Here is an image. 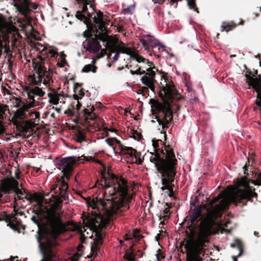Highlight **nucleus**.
I'll return each mask as SVG.
<instances>
[{
    "mask_svg": "<svg viewBox=\"0 0 261 261\" xmlns=\"http://www.w3.org/2000/svg\"><path fill=\"white\" fill-rule=\"evenodd\" d=\"M257 194L249 187L237 189L230 194L220 193L209 202V206L200 204L194 208L191 206L189 211L188 224L197 235L196 242L188 241L185 248L187 261H202L200 256L201 247L208 242V237L213 233V227L216 221L222 216L224 210L230 203L246 204L247 201H253Z\"/></svg>",
    "mask_w": 261,
    "mask_h": 261,
    "instance_id": "obj_1",
    "label": "nucleus"
},
{
    "mask_svg": "<svg viewBox=\"0 0 261 261\" xmlns=\"http://www.w3.org/2000/svg\"><path fill=\"white\" fill-rule=\"evenodd\" d=\"M99 186L105 189L103 199L96 197L88 202L89 208L96 210L97 213L91 221L90 227L93 229L109 225L115 216L122 215L129 208L126 184L124 179L112 174L109 178L103 177Z\"/></svg>",
    "mask_w": 261,
    "mask_h": 261,
    "instance_id": "obj_2",
    "label": "nucleus"
},
{
    "mask_svg": "<svg viewBox=\"0 0 261 261\" xmlns=\"http://www.w3.org/2000/svg\"><path fill=\"white\" fill-rule=\"evenodd\" d=\"M38 210L33 212L37 215L33 216L31 220L39 225L38 219H44L48 228L43 232L39 230L36 235L39 247L43 258L40 261H56V250L55 247L58 245L57 238L63 230L64 225L61 220V213L56 210L48 208L44 205V198L38 197L36 199Z\"/></svg>",
    "mask_w": 261,
    "mask_h": 261,
    "instance_id": "obj_3",
    "label": "nucleus"
},
{
    "mask_svg": "<svg viewBox=\"0 0 261 261\" xmlns=\"http://www.w3.org/2000/svg\"><path fill=\"white\" fill-rule=\"evenodd\" d=\"M35 72L29 76L30 82L35 86L34 87H27L25 92L28 95L29 103L25 106L23 115L24 117H30L32 120H39L40 113L38 112H29L28 110L35 106V96L42 97L45 92L43 89L50 87L53 82V76L49 69L42 64H37L35 68Z\"/></svg>",
    "mask_w": 261,
    "mask_h": 261,
    "instance_id": "obj_4",
    "label": "nucleus"
},
{
    "mask_svg": "<svg viewBox=\"0 0 261 261\" xmlns=\"http://www.w3.org/2000/svg\"><path fill=\"white\" fill-rule=\"evenodd\" d=\"M161 153L162 156L157 152H150V161L161 174L163 186L161 189L163 191L168 190L169 196L171 197L174 195L173 182L176 173L177 161L172 149L169 146L164 145V149L161 150Z\"/></svg>",
    "mask_w": 261,
    "mask_h": 261,
    "instance_id": "obj_5",
    "label": "nucleus"
},
{
    "mask_svg": "<svg viewBox=\"0 0 261 261\" xmlns=\"http://www.w3.org/2000/svg\"><path fill=\"white\" fill-rule=\"evenodd\" d=\"M92 210L93 211L91 212L92 216L87 218V221L85 226L83 228H80L79 231L80 232V239L82 243H84L86 239V237L83 233L86 231L87 229H89L93 233H94L95 237L90 243V255H88L87 257L95 258L99 254H101L100 247L103 244V239L106 235V233L103 230V229L106 228L108 225L100 226L99 228H97V229H93L92 227H90L92 219H94V217H96V214L97 213L96 210ZM87 238H88V236H87Z\"/></svg>",
    "mask_w": 261,
    "mask_h": 261,
    "instance_id": "obj_6",
    "label": "nucleus"
},
{
    "mask_svg": "<svg viewBox=\"0 0 261 261\" xmlns=\"http://www.w3.org/2000/svg\"><path fill=\"white\" fill-rule=\"evenodd\" d=\"M81 5V10L76 13V17L87 24L94 23L102 27L105 25L103 14L100 11H96L90 4V0H75Z\"/></svg>",
    "mask_w": 261,
    "mask_h": 261,
    "instance_id": "obj_7",
    "label": "nucleus"
},
{
    "mask_svg": "<svg viewBox=\"0 0 261 261\" xmlns=\"http://www.w3.org/2000/svg\"><path fill=\"white\" fill-rule=\"evenodd\" d=\"M73 160L68 157L61 159L56 163V167L63 173L62 179L57 185L53 186L52 190L55 191L57 196L63 197L65 196L68 189V185L66 180H68L72 171Z\"/></svg>",
    "mask_w": 261,
    "mask_h": 261,
    "instance_id": "obj_8",
    "label": "nucleus"
},
{
    "mask_svg": "<svg viewBox=\"0 0 261 261\" xmlns=\"http://www.w3.org/2000/svg\"><path fill=\"white\" fill-rule=\"evenodd\" d=\"M13 5L15 8L16 12L22 17L18 18L17 22L20 26L25 28L27 25L31 23L32 21L31 14L36 10L38 5L30 0H12Z\"/></svg>",
    "mask_w": 261,
    "mask_h": 261,
    "instance_id": "obj_9",
    "label": "nucleus"
},
{
    "mask_svg": "<svg viewBox=\"0 0 261 261\" xmlns=\"http://www.w3.org/2000/svg\"><path fill=\"white\" fill-rule=\"evenodd\" d=\"M143 237L140 233V230L138 229H135L125 234L124 240L130 243L129 251H127L124 255V258L126 261H136L135 256L138 255L137 249H138L137 252L139 253V254H138L139 257L143 256V252L141 251L138 247H134L135 243L139 242Z\"/></svg>",
    "mask_w": 261,
    "mask_h": 261,
    "instance_id": "obj_10",
    "label": "nucleus"
},
{
    "mask_svg": "<svg viewBox=\"0 0 261 261\" xmlns=\"http://www.w3.org/2000/svg\"><path fill=\"white\" fill-rule=\"evenodd\" d=\"M155 108L157 113L153 118L156 120L163 130L165 131L168 128L169 124L173 119L172 111L169 103L164 105L158 103Z\"/></svg>",
    "mask_w": 261,
    "mask_h": 261,
    "instance_id": "obj_11",
    "label": "nucleus"
},
{
    "mask_svg": "<svg viewBox=\"0 0 261 261\" xmlns=\"http://www.w3.org/2000/svg\"><path fill=\"white\" fill-rule=\"evenodd\" d=\"M107 144L111 147L114 152H120L121 155H126L132 162L137 161V154L135 149L130 147H127L122 145L121 142L116 138H108L105 140Z\"/></svg>",
    "mask_w": 261,
    "mask_h": 261,
    "instance_id": "obj_12",
    "label": "nucleus"
},
{
    "mask_svg": "<svg viewBox=\"0 0 261 261\" xmlns=\"http://www.w3.org/2000/svg\"><path fill=\"white\" fill-rule=\"evenodd\" d=\"M161 92L160 94L165 100H170L173 99H178L179 94L173 82L167 77H164L161 82Z\"/></svg>",
    "mask_w": 261,
    "mask_h": 261,
    "instance_id": "obj_13",
    "label": "nucleus"
},
{
    "mask_svg": "<svg viewBox=\"0 0 261 261\" xmlns=\"http://www.w3.org/2000/svg\"><path fill=\"white\" fill-rule=\"evenodd\" d=\"M132 74L144 75L141 77V81L142 83L147 86V88H149L153 92L155 90L154 83L155 82V72L150 67L146 68V69H142L141 67H139L135 71H130Z\"/></svg>",
    "mask_w": 261,
    "mask_h": 261,
    "instance_id": "obj_14",
    "label": "nucleus"
},
{
    "mask_svg": "<svg viewBox=\"0 0 261 261\" xmlns=\"http://www.w3.org/2000/svg\"><path fill=\"white\" fill-rule=\"evenodd\" d=\"M5 193H14V201L17 200L24 201L25 200H30V195L23 189L19 187V182L16 180H13L9 182L8 186L5 189Z\"/></svg>",
    "mask_w": 261,
    "mask_h": 261,
    "instance_id": "obj_15",
    "label": "nucleus"
},
{
    "mask_svg": "<svg viewBox=\"0 0 261 261\" xmlns=\"http://www.w3.org/2000/svg\"><path fill=\"white\" fill-rule=\"evenodd\" d=\"M83 36L86 38V40L83 42L84 48L90 53H95L98 52L101 46L97 40L90 38L91 35L86 32L83 33Z\"/></svg>",
    "mask_w": 261,
    "mask_h": 261,
    "instance_id": "obj_16",
    "label": "nucleus"
},
{
    "mask_svg": "<svg viewBox=\"0 0 261 261\" xmlns=\"http://www.w3.org/2000/svg\"><path fill=\"white\" fill-rule=\"evenodd\" d=\"M36 48L41 53L43 56H50L51 57L56 58V59L59 57V54L57 49L55 48L47 47L40 44H38Z\"/></svg>",
    "mask_w": 261,
    "mask_h": 261,
    "instance_id": "obj_17",
    "label": "nucleus"
},
{
    "mask_svg": "<svg viewBox=\"0 0 261 261\" xmlns=\"http://www.w3.org/2000/svg\"><path fill=\"white\" fill-rule=\"evenodd\" d=\"M132 58L136 60L139 63L141 64L140 67H141L142 69H146V68H148L150 67L151 68L156 69V68L153 66L152 67L153 65V63L151 62H149L148 60L146 59L139 54L134 53L132 55Z\"/></svg>",
    "mask_w": 261,
    "mask_h": 261,
    "instance_id": "obj_18",
    "label": "nucleus"
},
{
    "mask_svg": "<svg viewBox=\"0 0 261 261\" xmlns=\"http://www.w3.org/2000/svg\"><path fill=\"white\" fill-rule=\"evenodd\" d=\"M95 109L93 106H90L88 108L84 109L85 119L89 122V120H94L97 118L96 114L93 113Z\"/></svg>",
    "mask_w": 261,
    "mask_h": 261,
    "instance_id": "obj_19",
    "label": "nucleus"
},
{
    "mask_svg": "<svg viewBox=\"0 0 261 261\" xmlns=\"http://www.w3.org/2000/svg\"><path fill=\"white\" fill-rule=\"evenodd\" d=\"M74 140L80 143H88L89 140L86 139L84 133L80 130L76 131L74 136Z\"/></svg>",
    "mask_w": 261,
    "mask_h": 261,
    "instance_id": "obj_20",
    "label": "nucleus"
},
{
    "mask_svg": "<svg viewBox=\"0 0 261 261\" xmlns=\"http://www.w3.org/2000/svg\"><path fill=\"white\" fill-rule=\"evenodd\" d=\"M9 25L2 14H0V31L3 33L8 31Z\"/></svg>",
    "mask_w": 261,
    "mask_h": 261,
    "instance_id": "obj_21",
    "label": "nucleus"
},
{
    "mask_svg": "<svg viewBox=\"0 0 261 261\" xmlns=\"http://www.w3.org/2000/svg\"><path fill=\"white\" fill-rule=\"evenodd\" d=\"M95 62V61L93 60L92 62V64L85 65L83 68L82 69V72H89L90 71H92L93 73H95L96 72L97 68V67L94 65Z\"/></svg>",
    "mask_w": 261,
    "mask_h": 261,
    "instance_id": "obj_22",
    "label": "nucleus"
},
{
    "mask_svg": "<svg viewBox=\"0 0 261 261\" xmlns=\"http://www.w3.org/2000/svg\"><path fill=\"white\" fill-rule=\"evenodd\" d=\"M122 44V45H118L117 46L119 51L118 52L123 54H131L132 56L133 54L134 53H133L132 49L129 47L125 46L123 43Z\"/></svg>",
    "mask_w": 261,
    "mask_h": 261,
    "instance_id": "obj_23",
    "label": "nucleus"
},
{
    "mask_svg": "<svg viewBox=\"0 0 261 261\" xmlns=\"http://www.w3.org/2000/svg\"><path fill=\"white\" fill-rule=\"evenodd\" d=\"M48 97L49 98V102L53 105H57L60 100L59 95L57 93H49L47 94Z\"/></svg>",
    "mask_w": 261,
    "mask_h": 261,
    "instance_id": "obj_24",
    "label": "nucleus"
},
{
    "mask_svg": "<svg viewBox=\"0 0 261 261\" xmlns=\"http://www.w3.org/2000/svg\"><path fill=\"white\" fill-rule=\"evenodd\" d=\"M230 247L232 248L237 247V249L239 250L240 253L238 255V256H240L241 253L243 252V249H242V244L240 240L238 239H236L235 240L234 243H231L230 244Z\"/></svg>",
    "mask_w": 261,
    "mask_h": 261,
    "instance_id": "obj_25",
    "label": "nucleus"
},
{
    "mask_svg": "<svg viewBox=\"0 0 261 261\" xmlns=\"http://www.w3.org/2000/svg\"><path fill=\"white\" fill-rule=\"evenodd\" d=\"M140 42L142 45L145 47H148L150 45H152L153 43V40L150 37V36H147V39L142 38L140 39Z\"/></svg>",
    "mask_w": 261,
    "mask_h": 261,
    "instance_id": "obj_26",
    "label": "nucleus"
},
{
    "mask_svg": "<svg viewBox=\"0 0 261 261\" xmlns=\"http://www.w3.org/2000/svg\"><path fill=\"white\" fill-rule=\"evenodd\" d=\"M236 24H233V23H229L228 22H223L222 24V31H225L226 32H228L229 31H230L232 30L233 28L236 27Z\"/></svg>",
    "mask_w": 261,
    "mask_h": 261,
    "instance_id": "obj_27",
    "label": "nucleus"
},
{
    "mask_svg": "<svg viewBox=\"0 0 261 261\" xmlns=\"http://www.w3.org/2000/svg\"><path fill=\"white\" fill-rule=\"evenodd\" d=\"M135 3H134L133 5H129L127 8L123 9V13L124 15L132 14L135 10Z\"/></svg>",
    "mask_w": 261,
    "mask_h": 261,
    "instance_id": "obj_28",
    "label": "nucleus"
},
{
    "mask_svg": "<svg viewBox=\"0 0 261 261\" xmlns=\"http://www.w3.org/2000/svg\"><path fill=\"white\" fill-rule=\"evenodd\" d=\"M18 223V221L17 218L15 216L12 217L10 219L8 225L12 228H15Z\"/></svg>",
    "mask_w": 261,
    "mask_h": 261,
    "instance_id": "obj_29",
    "label": "nucleus"
},
{
    "mask_svg": "<svg viewBox=\"0 0 261 261\" xmlns=\"http://www.w3.org/2000/svg\"><path fill=\"white\" fill-rule=\"evenodd\" d=\"M188 7L190 9H193L197 13H199V11L197 8L196 7L195 0H187Z\"/></svg>",
    "mask_w": 261,
    "mask_h": 261,
    "instance_id": "obj_30",
    "label": "nucleus"
},
{
    "mask_svg": "<svg viewBox=\"0 0 261 261\" xmlns=\"http://www.w3.org/2000/svg\"><path fill=\"white\" fill-rule=\"evenodd\" d=\"M154 46L159 47V49L161 50L162 51H166L167 53V51L165 49V46L160 42L158 40H155L153 43V46L152 47Z\"/></svg>",
    "mask_w": 261,
    "mask_h": 261,
    "instance_id": "obj_31",
    "label": "nucleus"
},
{
    "mask_svg": "<svg viewBox=\"0 0 261 261\" xmlns=\"http://www.w3.org/2000/svg\"><path fill=\"white\" fill-rule=\"evenodd\" d=\"M66 64H67V63L65 58L60 59L58 62V65L61 67H64Z\"/></svg>",
    "mask_w": 261,
    "mask_h": 261,
    "instance_id": "obj_32",
    "label": "nucleus"
},
{
    "mask_svg": "<svg viewBox=\"0 0 261 261\" xmlns=\"http://www.w3.org/2000/svg\"><path fill=\"white\" fill-rule=\"evenodd\" d=\"M8 185H9V182L3 188L2 191H0V201H1L2 202H5L6 201V200L2 199V198L4 194H5V195L8 194L7 193H5L4 192L5 189L8 186Z\"/></svg>",
    "mask_w": 261,
    "mask_h": 261,
    "instance_id": "obj_33",
    "label": "nucleus"
},
{
    "mask_svg": "<svg viewBox=\"0 0 261 261\" xmlns=\"http://www.w3.org/2000/svg\"><path fill=\"white\" fill-rule=\"evenodd\" d=\"M5 135V129L3 125L0 123V140L2 139V137H4ZM1 143V142H0V144Z\"/></svg>",
    "mask_w": 261,
    "mask_h": 261,
    "instance_id": "obj_34",
    "label": "nucleus"
},
{
    "mask_svg": "<svg viewBox=\"0 0 261 261\" xmlns=\"http://www.w3.org/2000/svg\"><path fill=\"white\" fill-rule=\"evenodd\" d=\"M254 184L255 185L261 186V172L258 174Z\"/></svg>",
    "mask_w": 261,
    "mask_h": 261,
    "instance_id": "obj_35",
    "label": "nucleus"
},
{
    "mask_svg": "<svg viewBox=\"0 0 261 261\" xmlns=\"http://www.w3.org/2000/svg\"><path fill=\"white\" fill-rule=\"evenodd\" d=\"M65 113L69 116H73L74 113V110H73L70 108H68L65 112Z\"/></svg>",
    "mask_w": 261,
    "mask_h": 261,
    "instance_id": "obj_36",
    "label": "nucleus"
},
{
    "mask_svg": "<svg viewBox=\"0 0 261 261\" xmlns=\"http://www.w3.org/2000/svg\"><path fill=\"white\" fill-rule=\"evenodd\" d=\"M152 145L154 149L156 150L158 149V147H159L158 141L152 140Z\"/></svg>",
    "mask_w": 261,
    "mask_h": 261,
    "instance_id": "obj_37",
    "label": "nucleus"
},
{
    "mask_svg": "<svg viewBox=\"0 0 261 261\" xmlns=\"http://www.w3.org/2000/svg\"><path fill=\"white\" fill-rule=\"evenodd\" d=\"M119 57V53L117 52L113 57V61L114 62L117 61L118 60Z\"/></svg>",
    "mask_w": 261,
    "mask_h": 261,
    "instance_id": "obj_38",
    "label": "nucleus"
},
{
    "mask_svg": "<svg viewBox=\"0 0 261 261\" xmlns=\"http://www.w3.org/2000/svg\"><path fill=\"white\" fill-rule=\"evenodd\" d=\"M66 57V55L64 53V51H62L60 53V57H59V60H60V59H63V58H65Z\"/></svg>",
    "mask_w": 261,
    "mask_h": 261,
    "instance_id": "obj_39",
    "label": "nucleus"
},
{
    "mask_svg": "<svg viewBox=\"0 0 261 261\" xmlns=\"http://www.w3.org/2000/svg\"><path fill=\"white\" fill-rule=\"evenodd\" d=\"M84 248V246L82 244H80V245H79V246H77V251L79 252H81L82 250H83V249Z\"/></svg>",
    "mask_w": 261,
    "mask_h": 261,
    "instance_id": "obj_40",
    "label": "nucleus"
},
{
    "mask_svg": "<svg viewBox=\"0 0 261 261\" xmlns=\"http://www.w3.org/2000/svg\"><path fill=\"white\" fill-rule=\"evenodd\" d=\"M82 105L79 102L77 101V103L76 104V110L77 111L79 110L81 108Z\"/></svg>",
    "mask_w": 261,
    "mask_h": 261,
    "instance_id": "obj_41",
    "label": "nucleus"
},
{
    "mask_svg": "<svg viewBox=\"0 0 261 261\" xmlns=\"http://www.w3.org/2000/svg\"><path fill=\"white\" fill-rule=\"evenodd\" d=\"M156 258L158 260H160V258H164V256L162 254H156Z\"/></svg>",
    "mask_w": 261,
    "mask_h": 261,
    "instance_id": "obj_42",
    "label": "nucleus"
},
{
    "mask_svg": "<svg viewBox=\"0 0 261 261\" xmlns=\"http://www.w3.org/2000/svg\"><path fill=\"white\" fill-rule=\"evenodd\" d=\"M164 0H154V3H163Z\"/></svg>",
    "mask_w": 261,
    "mask_h": 261,
    "instance_id": "obj_43",
    "label": "nucleus"
},
{
    "mask_svg": "<svg viewBox=\"0 0 261 261\" xmlns=\"http://www.w3.org/2000/svg\"><path fill=\"white\" fill-rule=\"evenodd\" d=\"M80 148V147L74 146V145H72L71 146V148H72V149H78Z\"/></svg>",
    "mask_w": 261,
    "mask_h": 261,
    "instance_id": "obj_44",
    "label": "nucleus"
},
{
    "mask_svg": "<svg viewBox=\"0 0 261 261\" xmlns=\"http://www.w3.org/2000/svg\"><path fill=\"white\" fill-rule=\"evenodd\" d=\"M79 94L82 96H83L84 95V93L83 91H82V90L80 91Z\"/></svg>",
    "mask_w": 261,
    "mask_h": 261,
    "instance_id": "obj_45",
    "label": "nucleus"
},
{
    "mask_svg": "<svg viewBox=\"0 0 261 261\" xmlns=\"http://www.w3.org/2000/svg\"><path fill=\"white\" fill-rule=\"evenodd\" d=\"M55 110H56V111H57L58 112H60V108H56Z\"/></svg>",
    "mask_w": 261,
    "mask_h": 261,
    "instance_id": "obj_46",
    "label": "nucleus"
},
{
    "mask_svg": "<svg viewBox=\"0 0 261 261\" xmlns=\"http://www.w3.org/2000/svg\"><path fill=\"white\" fill-rule=\"evenodd\" d=\"M112 51H111V53H110L109 54H108V58H110V57H111V55H112Z\"/></svg>",
    "mask_w": 261,
    "mask_h": 261,
    "instance_id": "obj_47",
    "label": "nucleus"
},
{
    "mask_svg": "<svg viewBox=\"0 0 261 261\" xmlns=\"http://www.w3.org/2000/svg\"><path fill=\"white\" fill-rule=\"evenodd\" d=\"M254 235H255V236H256L258 237V233H257V232H255H255H254Z\"/></svg>",
    "mask_w": 261,
    "mask_h": 261,
    "instance_id": "obj_48",
    "label": "nucleus"
},
{
    "mask_svg": "<svg viewBox=\"0 0 261 261\" xmlns=\"http://www.w3.org/2000/svg\"><path fill=\"white\" fill-rule=\"evenodd\" d=\"M3 139L4 140L8 141V140H9V138H3Z\"/></svg>",
    "mask_w": 261,
    "mask_h": 261,
    "instance_id": "obj_49",
    "label": "nucleus"
},
{
    "mask_svg": "<svg viewBox=\"0 0 261 261\" xmlns=\"http://www.w3.org/2000/svg\"><path fill=\"white\" fill-rule=\"evenodd\" d=\"M120 244H121V245H123V241H122V240H121V241H120Z\"/></svg>",
    "mask_w": 261,
    "mask_h": 261,
    "instance_id": "obj_50",
    "label": "nucleus"
},
{
    "mask_svg": "<svg viewBox=\"0 0 261 261\" xmlns=\"http://www.w3.org/2000/svg\"><path fill=\"white\" fill-rule=\"evenodd\" d=\"M15 258H17V256L15 257ZM11 258L12 260H13L15 258V257H13L12 256H11Z\"/></svg>",
    "mask_w": 261,
    "mask_h": 261,
    "instance_id": "obj_51",
    "label": "nucleus"
},
{
    "mask_svg": "<svg viewBox=\"0 0 261 261\" xmlns=\"http://www.w3.org/2000/svg\"><path fill=\"white\" fill-rule=\"evenodd\" d=\"M191 206H192V207H194V206H195V205H192V204H191Z\"/></svg>",
    "mask_w": 261,
    "mask_h": 261,
    "instance_id": "obj_52",
    "label": "nucleus"
},
{
    "mask_svg": "<svg viewBox=\"0 0 261 261\" xmlns=\"http://www.w3.org/2000/svg\"><path fill=\"white\" fill-rule=\"evenodd\" d=\"M158 141H160V143H161V144H162V141H161V140H159ZM162 145H163V144H162Z\"/></svg>",
    "mask_w": 261,
    "mask_h": 261,
    "instance_id": "obj_53",
    "label": "nucleus"
},
{
    "mask_svg": "<svg viewBox=\"0 0 261 261\" xmlns=\"http://www.w3.org/2000/svg\"><path fill=\"white\" fill-rule=\"evenodd\" d=\"M235 55H231V57H234Z\"/></svg>",
    "mask_w": 261,
    "mask_h": 261,
    "instance_id": "obj_54",
    "label": "nucleus"
},
{
    "mask_svg": "<svg viewBox=\"0 0 261 261\" xmlns=\"http://www.w3.org/2000/svg\"><path fill=\"white\" fill-rule=\"evenodd\" d=\"M142 161H139V164H141Z\"/></svg>",
    "mask_w": 261,
    "mask_h": 261,
    "instance_id": "obj_55",
    "label": "nucleus"
},
{
    "mask_svg": "<svg viewBox=\"0 0 261 261\" xmlns=\"http://www.w3.org/2000/svg\"><path fill=\"white\" fill-rule=\"evenodd\" d=\"M78 256H79V257H80V256H81V254H78Z\"/></svg>",
    "mask_w": 261,
    "mask_h": 261,
    "instance_id": "obj_56",
    "label": "nucleus"
},
{
    "mask_svg": "<svg viewBox=\"0 0 261 261\" xmlns=\"http://www.w3.org/2000/svg\"><path fill=\"white\" fill-rule=\"evenodd\" d=\"M260 66H261V62H260Z\"/></svg>",
    "mask_w": 261,
    "mask_h": 261,
    "instance_id": "obj_57",
    "label": "nucleus"
},
{
    "mask_svg": "<svg viewBox=\"0 0 261 261\" xmlns=\"http://www.w3.org/2000/svg\"><path fill=\"white\" fill-rule=\"evenodd\" d=\"M260 11H261V7L260 8Z\"/></svg>",
    "mask_w": 261,
    "mask_h": 261,
    "instance_id": "obj_58",
    "label": "nucleus"
}]
</instances>
